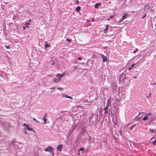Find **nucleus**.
<instances>
[{"label":"nucleus","instance_id":"1","mask_svg":"<svg viewBox=\"0 0 156 156\" xmlns=\"http://www.w3.org/2000/svg\"><path fill=\"white\" fill-rule=\"evenodd\" d=\"M66 74V72L63 73L62 74H60L58 73L56 75V77L54 78L53 79V81L55 83L59 82L61 80L62 78Z\"/></svg>","mask_w":156,"mask_h":156},{"label":"nucleus","instance_id":"2","mask_svg":"<svg viewBox=\"0 0 156 156\" xmlns=\"http://www.w3.org/2000/svg\"><path fill=\"white\" fill-rule=\"evenodd\" d=\"M44 151H46L49 152L52 156H54V149L50 146H48L44 149Z\"/></svg>","mask_w":156,"mask_h":156},{"label":"nucleus","instance_id":"3","mask_svg":"<svg viewBox=\"0 0 156 156\" xmlns=\"http://www.w3.org/2000/svg\"><path fill=\"white\" fill-rule=\"evenodd\" d=\"M128 15V14L126 13H124L123 16H122V17L120 19L119 21H118V22H121L123 20H124L126 18V16Z\"/></svg>","mask_w":156,"mask_h":156},{"label":"nucleus","instance_id":"4","mask_svg":"<svg viewBox=\"0 0 156 156\" xmlns=\"http://www.w3.org/2000/svg\"><path fill=\"white\" fill-rule=\"evenodd\" d=\"M101 56L102 58L103 62H105L107 61V58L106 56H105L104 55L101 54Z\"/></svg>","mask_w":156,"mask_h":156},{"label":"nucleus","instance_id":"5","mask_svg":"<svg viewBox=\"0 0 156 156\" xmlns=\"http://www.w3.org/2000/svg\"><path fill=\"white\" fill-rule=\"evenodd\" d=\"M44 43H45L44 47H45V49H46L47 48H49V47H50V46H51L50 45L48 44V43L46 41H45Z\"/></svg>","mask_w":156,"mask_h":156},{"label":"nucleus","instance_id":"6","mask_svg":"<svg viewBox=\"0 0 156 156\" xmlns=\"http://www.w3.org/2000/svg\"><path fill=\"white\" fill-rule=\"evenodd\" d=\"M62 96L63 97H65L66 98H69L70 99H73V98L70 96H69L66 94H63Z\"/></svg>","mask_w":156,"mask_h":156},{"label":"nucleus","instance_id":"7","mask_svg":"<svg viewBox=\"0 0 156 156\" xmlns=\"http://www.w3.org/2000/svg\"><path fill=\"white\" fill-rule=\"evenodd\" d=\"M62 145H59L57 147V149L59 151H61L62 150Z\"/></svg>","mask_w":156,"mask_h":156},{"label":"nucleus","instance_id":"8","mask_svg":"<svg viewBox=\"0 0 156 156\" xmlns=\"http://www.w3.org/2000/svg\"><path fill=\"white\" fill-rule=\"evenodd\" d=\"M101 5V3H98L94 5V8L97 9L98 8V6Z\"/></svg>","mask_w":156,"mask_h":156},{"label":"nucleus","instance_id":"9","mask_svg":"<svg viewBox=\"0 0 156 156\" xmlns=\"http://www.w3.org/2000/svg\"><path fill=\"white\" fill-rule=\"evenodd\" d=\"M109 27V25L108 24H107L106 25V28H105L104 30V32L105 33H106L107 31V30L108 29Z\"/></svg>","mask_w":156,"mask_h":156},{"label":"nucleus","instance_id":"10","mask_svg":"<svg viewBox=\"0 0 156 156\" xmlns=\"http://www.w3.org/2000/svg\"><path fill=\"white\" fill-rule=\"evenodd\" d=\"M43 120L44 121V124H46V123L47 119L46 118L45 116H43Z\"/></svg>","mask_w":156,"mask_h":156},{"label":"nucleus","instance_id":"11","mask_svg":"<svg viewBox=\"0 0 156 156\" xmlns=\"http://www.w3.org/2000/svg\"><path fill=\"white\" fill-rule=\"evenodd\" d=\"M148 119V117L147 115L145 116L143 118V120L145 121L147 120Z\"/></svg>","mask_w":156,"mask_h":156},{"label":"nucleus","instance_id":"12","mask_svg":"<svg viewBox=\"0 0 156 156\" xmlns=\"http://www.w3.org/2000/svg\"><path fill=\"white\" fill-rule=\"evenodd\" d=\"M28 131H33V129L32 128H30L29 127H28L27 128H26Z\"/></svg>","mask_w":156,"mask_h":156},{"label":"nucleus","instance_id":"13","mask_svg":"<svg viewBox=\"0 0 156 156\" xmlns=\"http://www.w3.org/2000/svg\"><path fill=\"white\" fill-rule=\"evenodd\" d=\"M80 9V6L77 7L76 8V10L77 11H79Z\"/></svg>","mask_w":156,"mask_h":156},{"label":"nucleus","instance_id":"14","mask_svg":"<svg viewBox=\"0 0 156 156\" xmlns=\"http://www.w3.org/2000/svg\"><path fill=\"white\" fill-rule=\"evenodd\" d=\"M149 131L150 132L153 133L155 131V130H154L153 129H150Z\"/></svg>","mask_w":156,"mask_h":156},{"label":"nucleus","instance_id":"15","mask_svg":"<svg viewBox=\"0 0 156 156\" xmlns=\"http://www.w3.org/2000/svg\"><path fill=\"white\" fill-rule=\"evenodd\" d=\"M136 124H134L132 126L129 128V129H132L133 128H134V127L135 126V125Z\"/></svg>","mask_w":156,"mask_h":156},{"label":"nucleus","instance_id":"16","mask_svg":"<svg viewBox=\"0 0 156 156\" xmlns=\"http://www.w3.org/2000/svg\"><path fill=\"white\" fill-rule=\"evenodd\" d=\"M50 89H52L53 90H52L51 91V92H55V89L54 87L51 88H50Z\"/></svg>","mask_w":156,"mask_h":156},{"label":"nucleus","instance_id":"17","mask_svg":"<svg viewBox=\"0 0 156 156\" xmlns=\"http://www.w3.org/2000/svg\"><path fill=\"white\" fill-rule=\"evenodd\" d=\"M147 98H150L151 97V93H150L147 96Z\"/></svg>","mask_w":156,"mask_h":156},{"label":"nucleus","instance_id":"18","mask_svg":"<svg viewBox=\"0 0 156 156\" xmlns=\"http://www.w3.org/2000/svg\"><path fill=\"white\" fill-rule=\"evenodd\" d=\"M152 143L154 145H156V140H155L153 141Z\"/></svg>","mask_w":156,"mask_h":156},{"label":"nucleus","instance_id":"19","mask_svg":"<svg viewBox=\"0 0 156 156\" xmlns=\"http://www.w3.org/2000/svg\"><path fill=\"white\" fill-rule=\"evenodd\" d=\"M30 24V23H25V25L27 26L28 25H29ZM27 27H29V26H27Z\"/></svg>","mask_w":156,"mask_h":156},{"label":"nucleus","instance_id":"20","mask_svg":"<svg viewBox=\"0 0 156 156\" xmlns=\"http://www.w3.org/2000/svg\"><path fill=\"white\" fill-rule=\"evenodd\" d=\"M5 47L7 48V49H9L10 48V47L9 46H6L5 45Z\"/></svg>","mask_w":156,"mask_h":156},{"label":"nucleus","instance_id":"21","mask_svg":"<svg viewBox=\"0 0 156 156\" xmlns=\"http://www.w3.org/2000/svg\"><path fill=\"white\" fill-rule=\"evenodd\" d=\"M137 50H138V48H136V50L134 51H133V53L134 54L135 53H136V52L137 51Z\"/></svg>","mask_w":156,"mask_h":156},{"label":"nucleus","instance_id":"22","mask_svg":"<svg viewBox=\"0 0 156 156\" xmlns=\"http://www.w3.org/2000/svg\"><path fill=\"white\" fill-rule=\"evenodd\" d=\"M108 112L106 111H105V112H104V114H108Z\"/></svg>","mask_w":156,"mask_h":156},{"label":"nucleus","instance_id":"23","mask_svg":"<svg viewBox=\"0 0 156 156\" xmlns=\"http://www.w3.org/2000/svg\"><path fill=\"white\" fill-rule=\"evenodd\" d=\"M68 43H69L71 42V40H66Z\"/></svg>","mask_w":156,"mask_h":156},{"label":"nucleus","instance_id":"24","mask_svg":"<svg viewBox=\"0 0 156 156\" xmlns=\"http://www.w3.org/2000/svg\"><path fill=\"white\" fill-rule=\"evenodd\" d=\"M28 126V124H26V123H24L23 124V126Z\"/></svg>","mask_w":156,"mask_h":156},{"label":"nucleus","instance_id":"25","mask_svg":"<svg viewBox=\"0 0 156 156\" xmlns=\"http://www.w3.org/2000/svg\"><path fill=\"white\" fill-rule=\"evenodd\" d=\"M33 119L34 120L36 121L37 122H39V121H37V120L35 119V118H33Z\"/></svg>","mask_w":156,"mask_h":156},{"label":"nucleus","instance_id":"26","mask_svg":"<svg viewBox=\"0 0 156 156\" xmlns=\"http://www.w3.org/2000/svg\"><path fill=\"white\" fill-rule=\"evenodd\" d=\"M107 107H105L103 108V110L105 111H106V110H107Z\"/></svg>","mask_w":156,"mask_h":156},{"label":"nucleus","instance_id":"27","mask_svg":"<svg viewBox=\"0 0 156 156\" xmlns=\"http://www.w3.org/2000/svg\"><path fill=\"white\" fill-rule=\"evenodd\" d=\"M135 65V64H132V65H131V67L132 68V67H133Z\"/></svg>","mask_w":156,"mask_h":156},{"label":"nucleus","instance_id":"28","mask_svg":"<svg viewBox=\"0 0 156 156\" xmlns=\"http://www.w3.org/2000/svg\"><path fill=\"white\" fill-rule=\"evenodd\" d=\"M80 150L81 151H83L84 150V148H80Z\"/></svg>","mask_w":156,"mask_h":156},{"label":"nucleus","instance_id":"29","mask_svg":"<svg viewBox=\"0 0 156 156\" xmlns=\"http://www.w3.org/2000/svg\"><path fill=\"white\" fill-rule=\"evenodd\" d=\"M110 98H109V99H108V100H107V103H108V104H109V101H110Z\"/></svg>","mask_w":156,"mask_h":156},{"label":"nucleus","instance_id":"30","mask_svg":"<svg viewBox=\"0 0 156 156\" xmlns=\"http://www.w3.org/2000/svg\"><path fill=\"white\" fill-rule=\"evenodd\" d=\"M146 16V14H145L143 16L142 18V19H143Z\"/></svg>","mask_w":156,"mask_h":156},{"label":"nucleus","instance_id":"31","mask_svg":"<svg viewBox=\"0 0 156 156\" xmlns=\"http://www.w3.org/2000/svg\"><path fill=\"white\" fill-rule=\"evenodd\" d=\"M132 68L131 67H129L128 68V70H131L132 69Z\"/></svg>","mask_w":156,"mask_h":156},{"label":"nucleus","instance_id":"32","mask_svg":"<svg viewBox=\"0 0 156 156\" xmlns=\"http://www.w3.org/2000/svg\"><path fill=\"white\" fill-rule=\"evenodd\" d=\"M113 17H114L113 16H110V19H112V18H113Z\"/></svg>","mask_w":156,"mask_h":156},{"label":"nucleus","instance_id":"33","mask_svg":"<svg viewBox=\"0 0 156 156\" xmlns=\"http://www.w3.org/2000/svg\"><path fill=\"white\" fill-rule=\"evenodd\" d=\"M54 64H55V62H54V61L53 60L52 61V65L53 66L54 65Z\"/></svg>","mask_w":156,"mask_h":156},{"label":"nucleus","instance_id":"34","mask_svg":"<svg viewBox=\"0 0 156 156\" xmlns=\"http://www.w3.org/2000/svg\"><path fill=\"white\" fill-rule=\"evenodd\" d=\"M91 21H92V22H94V18H92V20H91Z\"/></svg>","mask_w":156,"mask_h":156},{"label":"nucleus","instance_id":"35","mask_svg":"<svg viewBox=\"0 0 156 156\" xmlns=\"http://www.w3.org/2000/svg\"><path fill=\"white\" fill-rule=\"evenodd\" d=\"M78 59L79 60H81V58H80V57H78Z\"/></svg>","mask_w":156,"mask_h":156},{"label":"nucleus","instance_id":"36","mask_svg":"<svg viewBox=\"0 0 156 156\" xmlns=\"http://www.w3.org/2000/svg\"><path fill=\"white\" fill-rule=\"evenodd\" d=\"M44 116H45L46 117L47 116V113H46L44 115Z\"/></svg>","mask_w":156,"mask_h":156},{"label":"nucleus","instance_id":"37","mask_svg":"<svg viewBox=\"0 0 156 156\" xmlns=\"http://www.w3.org/2000/svg\"><path fill=\"white\" fill-rule=\"evenodd\" d=\"M62 89V87H61V88H58V90H60V89Z\"/></svg>","mask_w":156,"mask_h":156},{"label":"nucleus","instance_id":"38","mask_svg":"<svg viewBox=\"0 0 156 156\" xmlns=\"http://www.w3.org/2000/svg\"><path fill=\"white\" fill-rule=\"evenodd\" d=\"M151 115V113H148L147 115V116H148L149 115Z\"/></svg>","mask_w":156,"mask_h":156},{"label":"nucleus","instance_id":"39","mask_svg":"<svg viewBox=\"0 0 156 156\" xmlns=\"http://www.w3.org/2000/svg\"><path fill=\"white\" fill-rule=\"evenodd\" d=\"M0 76L3 78L4 77L3 75L2 74H0Z\"/></svg>","mask_w":156,"mask_h":156},{"label":"nucleus","instance_id":"40","mask_svg":"<svg viewBox=\"0 0 156 156\" xmlns=\"http://www.w3.org/2000/svg\"><path fill=\"white\" fill-rule=\"evenodd\" d=\"M87 22H89L90 21V20H87Z\"/></svg>","mask_w":156,"mask_h":156},{"label":"nucleus","instance_id":"41","mask_svg":"<svg viewBox=\"0 0 156 156\" xmlns=\"http://www.w3.org/2000/svg\"><path fill=\"white\" fill-rule=\"evenodd\" d=\"M26 27H23V30H25V29H26Z\"/></svg>","mask_w":156,"mask_h":156},{"label":"nucleus","instance_id":"42","mask_svg":"<svg viewBox=\"0 0 156 156\" xmlns=\"http://www.w3.org/2000/svg\"><path fill=\"white\" fill-rule=\"evenodd\" d=\"M136 77H137V76H134V77H133L134 78V79H136Z\"/></svg>","mask_w":156,"mask_h":156},{"label":"nucleus","instance_id":"43","mask_svg":"<svg viewBox=\"0 0 156 156\" xmlns=\"http://www.w3.org/2000/svg\"><path fill=\"white\" fill-rule=\"evenodd\" d=\"M27 131H26V132H25V133L26 134H27Z\"/></svg>","mask_w":156,"mask_h":156},{"label":"nucleus","instance_id":"44","mask_svg":"<svg viewBox=\"0 0 156 156\" xmlns=\"http://www.w3.org/2000/svg\"><path fill=\"white\" fill-rule=\"evenodd\" d=\"M26 128H27L28 127H29V125H28V126H26Z\"/></svg>","mask_w":156,"mask_h":156},{"label":"nucleus","instance_id":"45","mask_svg":"<svg viewBox=\"0 0 156 156\" xmlns=\"http://www.w3.org/2000/svg\"><path fill=\"white\" fill-rule=\"evenodd\" d=\"M78 2H79V1L78 0H77V4H78Z\"/></svg>","mask_w":156,"mask_h":156},{"label":"nucleus","instance_id":"46","mask_svg":"<svg viewBox=\"0 0 156 156\" xmlns=\"http://www.w3.org/2000/svg\"><path fill=\"white\" fill-rule=\"evenodd\" d=\"M31 21V20L30 19V20H29V22H30V21Z\"/></svg>","mask_w":156,"mask_h":156},{"label":"nucleus","instance_id":"47","mask_svg":"<svg viewBox=\"0 0 156 156\" xmlns=\"http://www.w3.org/2000/svg\"><path fill=\"white\" fill-rule=\"evenodd\" d=\"M108 105H106V106L105 107H107V108H108Z\"/></svg>","mask_w":156,"mask_h":156},{"label":"nucleus","instance_id":"48","mask_svg":"<svg viewBox=\"0 0 156 156\" xmlns=\"http://www.w3.org/2000/svg\"><path fill=\"white\" fill-rule=\"evenodd\" d=\"M107 105H108V106H109V104H108V103H107Z\"/></svg>","mask_w":156,"mask_h":156},{"label":"nucleus","instance_id":"49","mask_svg":"<svg viewBox=\"0 0 156 156\" xmlns=\"http://www.w3.org/2000/svg\"><path fill=\"white\" fill-rule=\"evenodd\" d=\"M147 5H146L145 6V7H146Z\"/></svg>","mask_w":156,"mask_h":156},{"label":"nucleus","instance_id":"50","mask_svg":"<svg viewBox=\"0 0 156 156\" xmlns=\"http://www.w3.org/2000/svg\"><path fill=\"white\" fill-rule=\"evenodd\" d=\"M140 114H141V113H140V112L139 113V115H140Z\"/></svg>","mask_w":156,"mask_h":156},{"label":"nucleus","instance_id":"51","mask_svg":"<svg viewBox=\"0 0 156 156\" xmlns=\"http://www.w3.org/2000/svg\"><path fill=\"white\" fill-rule=\"evenodd\" d=\"M108 20H109L110 19H108Z\"/></svg>","mask_w":156,"mask_h":156},{"label":"nucleus","instance_id":"52","mask_svg":"<svg viewBox=\"0 0 156 156\" xmlns=\"http://www.w3.org/2000/svg\"><path fill=\"white\" fill-rule=\"evenodd\" d=\"M154 84H155V85L156 84L155 83H154Z\"/></svg>","mask_w":156,"mask_h":156},{"label":"nucleus","instance_id":"53","mask_svg":"<svg viewBox=\"0 0 156 156\" xmlns=\"http://www.w3.org/2000/svg\"><path fill=\"white\" fill-rule=\"evenodd\" d=\"M8 3V2H6V3Z\"/></svg>","mask_w":156,"mask_h":156},{"label":"nucleus","instance_id":"54","mask_svg":"<svg viewBox=\"0 0 156 156\" xmlns=\"http://www.w3.org/2000/svg\"><path fill=\"white\" fill-rule=\"evenodd\" d=\"M155 130L156 131V129Z\"/></svg>","mask_w":156,"mask_h":156},{"label":"nucleus","instance_id":"55","mask_svg":"<svg viewBox=\"0 0 156 156\" xmlns=\"http://www.w3.org/2000/svg\"><path fill=\"white\" fill-rule=\"evenodd\" d=\"M54 0H53V1H54Z\"/></svg>","mask_w":156,"mask_h":156}]
</instances>
